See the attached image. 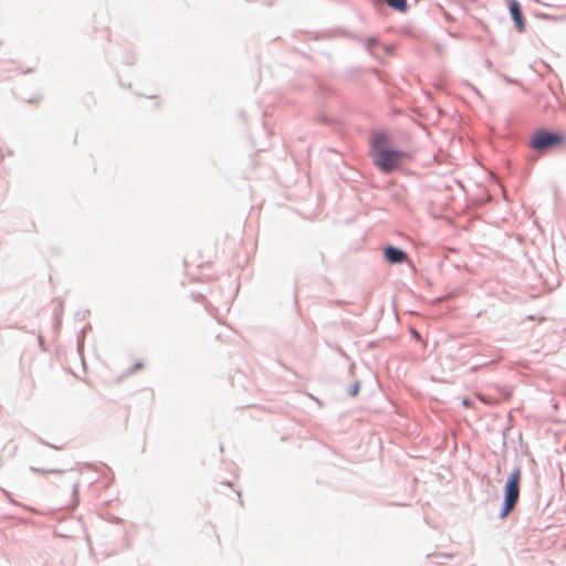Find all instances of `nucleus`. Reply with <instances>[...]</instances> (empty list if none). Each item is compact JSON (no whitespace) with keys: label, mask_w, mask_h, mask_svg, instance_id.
Segmentation results:
<instances>
[{"label":"nucleus","mask_w":566,"mask_h":566,"mask_svg":"<svg viewBox=\"0 0 566 566\" xmlns=\"http://www.w3.org/2000/svg\"><path fill=\"white\" fill-rule=\"evenodd\" d=\"M370 145L373 160L382 172H391L400 166L405 153L389 149V139L385 133H374Z\"/></svg>","instance_id":"f257e3e1"},{"label":"nucleus","mask_w":566,"mask_h":566,"mask_svg":"<svg viewBox=\"0 0 566 566\" xmlns=\"http://www.w3.org/2000/svg\"><path fill=\"white\" fill-rule=\"evenodd\" d=\"M521 468L517 467L510 474L504 485V500L500 518H505L515 507L520 499Z\"/></svg>","instance_id":"f03ea898"},{"label":"nucleus","mask_w":566,"mask_h":566,"mask_svg":"<svg viewBox=\"0 0 566 566\" xmlns=\"http://www.w3.org/2000/svg\"><path fill=\"white\" fill-rule=\"evenodd\" d=\"M565 142L566 135L564 133L538 129L533 134L530 146L537 153H544L558 147Z\"/></svg>","instance_id":"7ed1b4c3"},{"label":"nucleus","mask_w":566,"mask_h":566,"mask_svg":"<svg viewBox=\"0 0 566 566\" xmlns=\"http://www.w3.org/2000/svg\"><path fill=\"white\" fill-rule=\"evenodd\" d=\"M386 260L391 264H401L408 258V254L400 248L388 245L384 250Z\"/></svg>","instance_id":"20e7f679"},{"label":"nucleus","mask_w":566,"mask_h":566,"mask_svg":"<svg viewBox=\"0 0 566 566\" xmlns=\"http://www.w3.org/2000/svg\"><path fill=\"white\" fill-rule=\"evenodd\" d=\"M510 13L515 23L516 29L522 32L525 30V20L522 14L520 2H509Z\"/></svg>","instance_id":"39448f33"},{"label":"nucleus","mask_w":566,"mask_h":566,"mask_svg":"<svg viewBox=\"0 0 566 566\" xmlns=\"http://www.w3.org/2000/svg\"><path fill=\"white\" fill-rule=\"evenodd\" d=\"M377 4L386 3L388 7L394 8L399 12H406L408 9V2H376Z\"/></svg>","instance_id":"423d86ee"},{"label":"nucleus","mask_w":566,"mask_h":566,"mask_svg":"<svg viewBox=\"0 0 566 566\" xmlns=\"http://www.w3.org/2000/svg\"><path fill=\"white\" fill-rule=\"evenodd\" d=\"M31 471L39 472V473H52V474H61V473H63L62 470H57V469L42 470V469H39V468H34V467H31Z\"/></svg>","instance_id":"0eeeda50"},{"label":"nucleus","mask_w":566,"mask_h":566,"mask_svg":"<svg viewBox=\"0 0 566 566\" xmlns=\"http://www.w3.org/2000/svg\"><path fill=\"white\" fill-rule=\"evenodd\" d=\"M359 389H360V381H359V380H356V381L352 385V387L349 388V390H348V395H349V396H352V397H354V396H356V395L358 394Z\"/></svg>","instance_id":"6e6552de"},{"label":"nucleus","mask_w":566,"mask_h":566,"mask_svg":"<svg viewBox=\"0 0 566 566\" xmlns=\"http://www.w3.org/2000/svg\"><path fill=\"white\" fill-rule=\"evenodd\" d=\"M375 41L374 40H369L368 41V44H367V49L371 52V48L374 45Z\"/></svg>","instance_id":"1a4fd4ad"},{"label":"nucleus","mask_w":566,"mask_h":566,"mask_svg":"<svg viewBox=\"0 0 566 566\" xmlns=\"http://www.w3.org/2000/svg\"><path fill=\"white\" fill-rule=\"evenodd\" d=\"M77 490H78V483H77V482H75V483L73 484V493H74V494H76V493H77Z\"/></svg>","instance_id":"9d476101"},{"label":"nucleus","mask_w":566,"mask_h":566,"mask_svg":"<svg viewBox=\"0 0 566 566\" xmlns=\"http://www.w3.org/2000/svg\"><path fill=\"white\" fill-rule=\"evenodd\" d=\"M142 366H143V365H142V363H137V364L135 365V367H134V370H137V369L142 368Z\"/></svg>","instance_id":"9b49d317"},{"label":"nucleus","mask_w":566,"mask_h":566,"mask_svg":"<svg viewBox=\"0 0 566 566\" xmlns=\"http://www.w3.org/2000/svg\"><path fill=\"white\" fill-rule=\"evenodd\" d=\"M555 19L564 20V19H566V15L556 17Z\"/></svg>","instance_id":"f8f14e48"},{"label":"nucleus","mask_w":566,"mask_h":566,"mask_svg":"<svg viewBox=\"0 0 566 566\" xmlns=\"http://www.w3.org/2000/svg\"><path fill=\"white\" fill-rule=\"evenodd\" d=\"M354 368H355V366H354V364H352L349 367V373H353Z\"/></svg>","instance_id":"ddd939ff"}]
</instances>
